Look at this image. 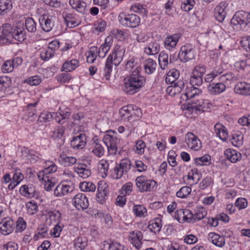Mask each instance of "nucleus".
I'll return each mask as SVG.
<instances>
[{
	"mask_svg": "<svg viewBox=\"0 0 250 250\" xmlns=\"http://www.w3.org/2000/svg\"><path fill=\"white\" fill-rule=\"evenodd\" d=\"M104 243H105L104 245V248H107L108 250H122L125 247V246L118 242H112L108 243L104 241Z\"/></svg>",
	"mask_w": 250,
	"mask_h": 250,
	"instance_id": "50",
	"label": "nucleus"
},
{
	"mask_svg": "<svg viewBox=\"0 0 250 250\" xmlns=\"http://www.w3.org/2000/svg\"><path fill=\"white\" fill-rule=\"evenodd\" d=\"M74 171L83 178H88L91 174V170L87 168L86 165L82 164L75 168Z\"/></svg>",
	"mask_w": 250,
	"mask_h": 250,
	"instance_id": "30",
	"label": "nucleus"
},
{
	"mask_svg": "<svg viewBox=\"0 0 250 250\" xmlns=\"http://www.w3.org/2000/svg\"><path fill=\"white\" fill-rule=\"evenodd\" d=\"M19 191L21 194L28 198H31L37 195L35 188L31 184L22 185Z\"/></svg>",
	"mask_w": 250,
	"mask_h": 250,
	"instance_id": "21",
	"label": "nucleus"
},
{
	"mask_svg": "<svg viewBox=\"0 0 250 250\" xmlns=\"http://www.w3.org/2000/svg\"><path fill=\"white\" fill-rule=\"evenodd\" d=\"M123 52L119 49V46H115L111 54H110L106 60L104 68V76L106 80H108L112 70V65H118L122 60Z\"/></svg>",
	"mask_w": 250,
	"mask_h": 250,
	"instance_id": "2",
	"label": "nucleus"
},
{
	"mask_svg": "<svg viewBox=\"0 0 250 250\" xmlns=\"http://www.w3.org/2000/svg\"><path fill=\"white\" fill-rule=\"evenodd\" d=\"M208 239L217 247H222L225 245V238L214 232H210L208 234Z\"/></svg>",
	"mask_w": 250,
	"mask_h": 250,
	"instance_id": "28",
	"label": "nucleus"
},
{
	"mask_svg": "<svg viewBox=\"0 0 250 250\" xmlns=\"http://www.w3.org/2000/svg\"><path fill=\"white\" fill-rule=\"evenodd\" d=\"M26 207L27 209V212L30 215H33L37 212L38 207L35 201H32L28 202Z\"/></svg>",
	"mask_w": 250,
	"mask_h": 250,
	"instance_id": "58",
	"label": "nucleus"
},
{
	"mask_svg": "<svg viewBox=\"0 0 250 250\" xmlns=\"http://www.w3.org/2000/svg\"><path fill=\"white\" fill-rule=\"evenodd\" d=\"M25 26L27 30L30 33H34L37 30V24L32 18H27L25 21Z\"/></svg>",
	"mask_w": 250,
	"mask_h": 250,
	"instance_id": "45",
	"label": "nucleus"
},
{
	"mask_svg": "<svg viewBox=\"0 0 250 250\" xmlns=\"http://www.w3.org/2000/svg\"><path fill=\"white\" fill-rule=\"evenodd\" d=\"M226 89V85L221 82L209 83L208 86V90L212 95L219 94L224 91Z\"/></svg>",
	"mask_w": 250,
	"mask_h": 250,
	"instance_id": "23",
	"label": "nucleus"
},
{
	"mask_svg": "<svg viewBox=\"0 0 250 250\" xmlns=\"http://www.w3.org/2000/svg\"><path fill=\"white\" fill-rule=\"evenodd\" d=\"M61 218V213L59 211H52L49 212V219L51 222L58 223Z\"/></svg>",
	"mask_w": 250,
	"mask_h": 250,
	"instance_id": "64",
	"label": "nucleus"
},
{
	"mask_svg": "<svg viewBox=\"0 0 250 250\" xmlns=\"http://www.w3.org/2000/svg\"><path fill=\"white\" fill-rule=\"evenodd\" d=\"M93 153L95 156L101 157L104 155V150L101 145L96 143L95 144L92 150Z\"/></svg>",
	"mask_w": 250,
	"mask_h": 250,
	"instance_id": "57",
	"label": "nucleus"
},
{
	"mask_svg": "<svg viewBox=\"0 0 250 250\" xmlns=\"http://www.w3.org/2000/svg\"><path fill=\"white\" fill-rule=\"evenodd\" d=\"M228 3L226 1H222L217 5L214 9V16L219 22H222L227 14L226 9Z\"/></svg>",
	"mask_w": 250,
	"mask_h": 250,
	"instance_id": "18",
	"label": "nucleus"
},
{
	"mask_svg": "<svg viewBox=\"0 0 250 250\" xmlns=\"http://www.w3.org/2000/svg\"><path fill=\"white\" fill-rule=\"evenodd\" d=\"M15 224L14 221L10 218L4 219L0 223V230L3 235H8L15 229Z\"/></svg>",
	"mask_w": 250,
	"mask_h": 250,
	"instance_id": "16",
	"label": "nucleus"
},
{
	"mask_svg": "<svg viewBox=\"0 0 250 250\" xmlns=\"http://www.w3.org/2000/svg\"><path fill=\"white\" fill-rule=\"evenodd\" d=\"M143 238L142 232L139 230L132 231L129 232L128 239L130 243L137 249L142 246L141 240Z\"/></svg>",
	"mask_w": 250,
	"mask_h": 250,
	"instance_id": "17",
	"label": "nucleus"
},
{
	"mask_svg": "<svg viewBox=\"0 0 250 250\" xmlns=\"http://www.w3.org/2000/svg\"><path fill=\"white\" fill-rule=\"evenodd\" d=\"M52 118L53 115L51 113L43 112L40 115L38 122L40 123H45L50 121Z\"/></svg>",
	"mask_w": 250,
	"mask_h": 250,
	"instance_id": "61",
	"label": "nucleus"
},
{
	"mask_svg": "<svg viewBox=\"0 0 250 250\" xmlns=\"http://www.w3.org/2000/svg\"><path fill=\"white\" fill-rule=\"evenodd\" d=\"M235 93L244 96H250V84L245 82H239L235 86Z\"/></svg>",
	"mask_w": 250,
	"mask_h": 250,
	"instance_id": "22",
	"label": "nucleus"
},
{
	"mask_svg": "<svg viewBox=\"0 0 250 250\" xmlns=\"http://www.w3.org/2000/svg\"><path fill=\"white\" fill-rule=\"evenodd\" d=\"M179 77V72L175 69L170 70L167 73L165 79L166 83L172 84L176 83Z\"/></svg>",
	"mask_w": 250,
	"mask_h": 250,
	"instance_id": "37",
	"label": "nucleus"
},
{
	"mask_svg": "<svg viewBox=\"0 0 250 250\" xmlns=\"http://www.w3.org/2000/svg\"><path fill=\"white\" fill-rule=\"evenodd\" d=\"M14 61L8 60L6 61L1 66V70L3 73H9L12 72L15 67L16 64Z\"/></svg>",
	"mask_w": 250,
	"mask_h": 250,
	"instance_id": "49",
	"label": "nucleus"
},
{
	"mask_svg": "<svg viewBox=\"0 0 250 250\" xmlns=\"http://www.w3.org/2000/svg\"><path fill=\"white\" fill-rule=\"evenodd\" d=\"M72 204L78 210H84L89 206V202L86 196L81 193L76 194L72 200Z\"/></svg>",
	"mask_w": 250,
	"mask_h": 250,
	"instance_id": "10",
	"label": "nucleus"
},
{
	"mask_svg": "<svg viewBox=\"0 0 250 250\" xmlns=\"http://www.w3.org/2000/svg\"><path fill=\"white\" fill-rule=\"evenodd\" d=\"M26 228V223L22 217H19L15 226V232L17 233L22 232Z\"/></svg>",
	"mask_w": 250,
	"mask_h": 250,
	"instance_id": "52",
	"label": "nucleus"
},
{
	"mask_svg": "<svg viewBox=\"0 0 250 250\" xmlns=\"http://www.w3.org/2000/svg\"><path fill=\"white\" fill-rule=\"evenodd\" d=\"M11 84V78L8 76H0V96L2 97V93L9 88Z\"/></svg>",
	"mask_w": 250,
	"mask_h": 250,
	"instance_id": "36",
	"label": "nucleus"
},
{
	"mask_svg": "<svg viewBox=\"0 0 250 250\" xmlns=\"http://www.w3.org/2000/svg\"><path fill=\"white\" fill-rule=\"evenodd\" d=\"M86 140L85 134L81 133L79 135L73 137L70 145L71 147L74 149H82L86 145Z\"/></svg>",
	"mask_w": 250,
	"mask_h": 250,
	"instance_id": "20",
	"label": "nucleus"
},
{
	"mask_svg": "<svg viewBox=\"0 0 250 250\" xmlns=\"http://www.w3.org/2000/svg\"><path fill=\"white\" fill-rule=\"evenodd\" d=\"M59 161L65 167H70L75 164L77 159L73 156H64L63 154H60Z\"/></svg>",
	"mask_w": 250,
	"mask_h": 250,
	"instance_id": "38",
	"label": "nucleus"
},
{
	"mask_svg": "<svg viewBox=\"0 0 250 250\" xmlns=\"http://www.w3.org/2000/svg\"><path fill=\"white\" fill-rule=\"evenodd\" d=\"M134 214L137 217H144L147 215V210L142 205H135L133 208Z\"/></svg>",
	"mask_w": 250,
	"mask_h": 250,
	"instance_id": "46",
	"label": "nucleus"
},
{
	"mask_svg": "<svg viewBox=\"0 0 250 250\" xmlns=\"http://www.w3.org/2000/svg\"><path fill=\"white\" fill-rule=\"evenodd\" d=\"M69 4L73 9L81 13H84L86 3L82 0H69Z\"/></svg>",
	"mask_w": 250,
	"mask_h": 250,
	"instance_id": "32",
	"label": "nucleus"
},
{
	"mask_svg": "<svg viewBox=\"0 0 250 250\" xmlns=\"http://www.w3.org/2000/svg\"><path fill=\"white\" fill-rule=\"evenodd\" d=\"M207 211L203 207L197 208L195 210L194 222L199 221L207 215Z\"/></svg>",
	"mask_w": 250,
	"mask_h": 250,
	"instance_id": "47",
	"label": "nucleus"
},
{
	"mask_svg": "<svg viewBox=\"0 0 250 250\" xmlns=\"http://www.w3.org/2000/svg\"><path fill=\"white\" fill-rule=\"evenodd\" d=\"M12 27L9 24H4L0 28V43H10L12 40Z\"/></svg>",
	"mask_w": 250,
	"mask_h": 250,
	"instance_id": "9",
	"label": "nucleus"
},
{
	"mask_svg": "<svg viewBox=\"0 0 250 250\" xmlns=\"http://www.w3.org/2000/svg\"><path fill=\"white\" fill-rule=\"evenodd\" d=\"M54 56V53L53 51H51L50 49L45 48L43 49L40 54V57L42 60L44 61H47L50 58Z\"/></svg>",
	"mask_w": 250,
	"mask_h": 250,
	"instance_id": "55",
	"label": "nucleus"
},
{
	"mask_svg": "<svg viewBox=\"0 0 250 250\" xmlns=\"http://www.w3.org/2000/svg\"><path fill=\"white\" fill-rule=\"evenodd\" d=\"M214 132L217 136L223 141L227 140L228 138V132L225 127L220 124H216L214 127Z\"/></svg>",
	"mask_w": 250,
	"mask_h": 250,
	"instance_id": "29",
	"label": "nucleus"
},
{
	"mask_svg": "<svg viewBox=\"0 0 250 250\" xmlns=\"http://www.w3.org/2000/svg\"><path fill=\"white\" fill-rule=\"evenodd\" d=\"M112 43V39L110 37H107L105 39L104 43H103L98 51V56L100 58H104L107 52L109 51L111 44Z\"/></svg>",
	"mask_w": 250,
	"mask_h": 250,
	"instance_id": "25",
	"label": "nucleus"
},
{
	"mask_svg": "<svg viewBox=\"0 0 250 250\" xmlns=\"http://www.w3.org/2000/svg\"><path fill=\"white\" fill-rule=\"evenodd\" d=\"M191 191V188L188 186L181 188L176 193V196L181 198H185L189 195Z\"/></svg>",
	"mask_w": 250,
	"mask_h": 250,
	"instance_id": "54",
	"label": "nucleus"
},
{
	"mask_svg": "<svg viewBox=\"0 0 250 250\" xmlns=\"http://www.w3.org/2000/svg\"><path fill=\"white\" fill-rule=\"evenodd\" d=\"M185 142L188 147L194 151L200 150L202 147L200 140L191 132H188L186 134Z\"/></svg>",
	"mask_w": 250,
	"mask_h": 250,
	"instance_id": "11",
	"label": "nucleus"
},
{
	"mask_svg": "<svg viewBox=\"0 0 250 250\" xmlns=\"http://www.w3.org/2000/svg\"><path fill=\"white\" fill-rule=\"evenodd\" d=\"M162 225L160 221L159 222L152 221L148 226V229L155 233H158L160 231Z\"/></svg>",
	"mask_w": 250,
	"mask_h": 250,
	"instance_id": "60",
	"label": "nucleus"
},
{
	"mask_svg": "<svg viewBox=\"0 0 250 250\" xmlns=\"http://www.w3.org/2000/svg\"><path fill=\"white\" fill-rule=\"evenodd\" d=\"M160 46L157 42L150 44L147 48H145V52L149 55H155L159 53Z\"/></svg>",
	"mask_w": 250,
	"mask_h": 250,
	"instance_id": "48",
	"label": "nucleus"
},
{
	"mask_svg": "<svg viewBox=\"0 0 250 250\" xmlns=\"http://www.w3.org/2000/svg\"><path fill=\"white\" fill-rule=\"evenodd\" d=\"M157 63L152 59H148L144 62V68L145 72L148 74H151L156 70Z\"/></svg>",
	"mask_w": 250,
	"mask_h": 250,
	"instance_id": "35",
	"label": "nucleus"
},
{
	"mask_svg": "<svg viewBox=\"0 0 250 250\" xmlns=\"http://www.w3.org/2000/svg\"><path fill=\"white\" fill-rule=\"evenodd\" d=\"M195 3L194 0H184L181 5V9L186 12H188L193 8Z\"/></svg>",
	"mask_w": 250,
	"mask_h": 250,
	"instance_id": "59",
	"label": "nucleus"
},
{
	"mask_svg": "<svg viewBox=\"0 0 250 250\" xmlns=\"http://www.w3.org/2000/svg\"><path fill=\"white\" fill-rule=\"evenodd\" d=\"M98 193L96 194V201L100 204L103 205L105 203L108 196L109 189L106 183L100 182L98 187Z\"/></svg>",
	"mask_w": 250,
	"mask_h": 250,
	"instance_id": "13",
	"label": "nucleus"
},
{
	"mask_svg": "<svg viewBox=\"0 0 250 250\" xmlns=\"http://www.w3.org/2000/svg\"><path fill=\"white\" fill-rule=\"evenodd\" d=\"M190 83L192 86H200L203 83V76L198 75L192 73L190 79Z\"/></svg>",
	"mask_w": 250,
	"mask_h": 250,
	"instance_id": "56",
	"label": "nucleus"
},
{
	"mask_svg": "<svg viewBox=\"0 0 250 250\" xmlns=\"http://www.w3.org/2000/svg\"><path fill=\"white\" fill-rule=\"evenodd\" d=\"M47 166L43 170L39 171L38 173V177L40 180L44 181L46 182L47 179H49L47 175L48 174L54 173L56 171L57 167L56 165L52 161H48L46 163Z\"/></svg>",
	"mask_w": 250,
	"mask_h": 250,
	"instance_id": "14",
	"label": "nucleus"
},
{
	"mask_svg": "<svg viewBox=\"0 0 250 250\" xmlns=\"http://www.w3.org/2000/svg\"><path fill=\"white\" fill-rule=\"evenodd\" d=\"M38 102L33 104H29L26 106V113L29 117H32L37 113V110L35 108Z\"/></svg>",
	"mask_w": 250,
	"mask_h": 250,
	"instance_id": "63",
	"label": "nucleus"
},
{
	"mask_svg": "<svg viewBox=\"0 0 250 250\" xmlns=\"http://www.w3.org/2000/svg\"><path fill=\"white\" fill-rule=\"evenodd\" d=\"M135 181L136 186L141 192L152 190L157 185L155 181L146 180L143 176L138 177Z\"/></svg>",
	"mask_w": 250,
	"mask_h": 250,
	"instance_id": "6",
	"label": "nucleus"
},
{
	"mask_svg": "<svg viewBox=\"0 0 250 250\" xmlns=\"http://www.w3.org/2000/svg\"><path fill=\"white\" fill-rule=\"evenodd\" d=\"M133 109V105L130 104L127 106L122 107L119 111L120 117L122 118L127 119V116H129L131 111Z\"/></svg>",
	"mask_w": 250,
	"mask_h": 250,
	"instance_id": "53",
	"label": "nucleus"
},
{
	"mask_svg": "<svg viewBox=\"0 0 250 250\" xmlns=\"http://www.w3.org/2000/svg\"><path fill=\"white\" fill-rule=\"evenodd\" d=\"M141 69L140 66L136 67L129 76L124 79L123 89L126 93L134 94L145 85L146 79L140 74Z\"/></svg>",
	"mask_w": 250,
	"mask_h": 250,
	"instance_id": "1",
	"label": "nucleus"
},
{
	"mask_svg": "<svg viewBox=\"0 0 250 250\" xmlns=\"http://www.w3.org/2000/svg\"><path fill=\"white\" fill-rule=\"evenodd\" d=\"M180 38L178 34H174L167 37L165 41V46L167 49L171 50L176 45Z\"/></svg>",
	"mask_w": 250,
	"mask_h": 250,
	"instance_id": "33",
	"label": "nucleus"
},
{
	"mask_svg": "<svg viewBox=\"0 0 250 250\" xmlns=\"http://www.w3.org/2000/svg\"><path fill=\"white\" fill-rule=\"evenodd\" d=\"M12 8L11 0H0V16L5 15L11 10Z\"/></svg>",
	"mask_w": 250,
	"mask_h": 250,
	"instance_id": "39",
	"label": "nucleus"
},
{
	"mask_svg": "<svg viewBox=\"0 0 250 250\" xmlns=\"http://www.w3.org/2000/svg\"><path fill=\"white\" fill-rule=\"evenodd\" d=\"M158 61L160 67L162 69L164 70L167 68L168 65L169 63L167 54L161 52L159 54Z\"/></svg>",
	"mask_w": 250,
	"mask_h": 250,
	"instance_id": "41",
	"label": "nucleus"
},
{
	"mask_svg": "<svg viewBox=\"0 0 250 250\" xmlns=\"http://www.w3.org/2000/svg\"><path fill=\"white\" fill-rule=\"evenodd\" d=\"M173 85L167 88V91L170 96H174L178 93H180L184 87V83L183 81H178L176 83H172Z\"/></svg>",
	"mask_w": 250,
	"mask_h": 250,
	"instance_id": "31",
	"label": "nucleus"
},
{
	"mask_svg": "<svg viewBox=\"0 0 250 250\" xmlns=\"http://www.w3.org/2000/svg\"><path fill=\"white\" fill-rule=\"evenodd\" d=\"M142 116L141 109L136 105H133V109L130 114L129 116H127V121L132 123L135 121H138Z\"/></svg>",
	"mask_w": 250,
	"mask_h": 250,
	"instance_id": "34",
	"label": "nucleus"
},
{
	"mask_svg": "<svg viewBox=\"0 0 250 250\" xmlns=\"http://www.w3.org/2000/svg\"><path fill=\"white\" fill-rule=\"evenodd\" d=\"M39 21L42 29L46 32L51 31L54 26V21L48 16H42Z\"/></svg>",
	"mask_w": 250,
	"mask_h": 250,
	"instance_id": "26",
	"label": "nucleus"
},
{
	"mask_svg": "<svg viewBox=\"0 0 250 250\" xmlns=\"http://www.w3.org/2000/svg\"><path fill=\"white\" fill-rule=\"evenodd\" d=\"M12 182L8 186V188L10 190H13L24 178L23 175L21 173V170L19 168L14 169L12 172Z\"/></svg>",
	"mask_w": 250,
	"mask_h": 250,
	"instance_id": "19",
	"label": "nucleus"
},
{
	"mask_svg": "<svg viewBox=\"0 0 250 250\" xmlns=\"http://www.w3.org/2000/svg\"><path fill=\"white\" fill-rule=\"evenodd\" d=\"M185 108L189 111H193L194 109L196 111L203 110L201 104L198 100L192 103L191 104H188L186 107L185 106Z\"/></svg>",
	"mask_w": 250,
	"mask_h": 250,
	"instance_id": "62",
	"label": "nucleus"
},
{
	"mask_svg": "<svg viewBox=\"0 0 250 250\" xmlns=\"http://www.w3.org/2000/svg\"><path fill=\"white\" fill-rule=\"evenodd\" d=\"M120 23L124 27L135 28L138 26L140 23V17L134 14H125L121 13L118 17Z\"/></svg>",
	"mask_w": 250,
	"mask_h": 250,
	"instance_id": "3",
	"label": "nucleus"
},
{
	"mask_svg": "<svg viewBox=\"0 0 250 250\" xmlns=\"http://www.w3.org/2000/svg\"><path fill=\"white\" fill-rule=\"evenodd\" d=\"M79 187L82 191L84 192H94L96 188L95 185L89 182H81Z\"/></svg>",
	"mask_w": 250,
	"mask_h": 250,
	"instance_id": "43",
	"label": "nucleus"
},
{
	"mask_svg": "<svg viewBox=\"0 0 250 250\" xmlns=\"http://www.w3.org/2000/svg\"><path fill=\"white\" fill-rule=\"evenodd\" d=\"M195 164L198 166H208L211 163V157L206 154L194 159Z\"/></svg>",
	"mask_w": 250,
	"mask_h": 250,
	"instance_id": "44",
	"label": "nucleus"
},
{
	"mask_svg": "<svg viewBox=\"0 0 250 250\" xmlns=\"http://www.w3.org/2000/svg\"><path fill=\"white\" fill-rule=\"evenodd\" d=\"M202 92V91L201 89L192 85L191 87L187 88L186 92L184 94H182L181 98L183 100L187 101L195 97Z\"/></svg>",
	"mask_w": 250,
	"mask_h": 250,
	"instance_id": "24",
	"label": "nucleus"
},
{
	"mask_svg": "<svg viewBox=\"0 0 250 250\" xmlns=\"http://www.w3.org/2000/svg\"><path fill=\"white\" fill-rule=\"evenodd\" d=\"M231 24L234 26L240 25L241 27H245L249 24L247 13L243 11L237 12L231 20Z\"/></svg>",
	"mask_w": 250,
	"mask_h": 250,
	"instance_id": "12",
	"label": "nucleus"
},
{
	"mask_svg": "<svg viewBox=\"0 0 250 250\" xmlns=\"http://www.w3.org/2000/svg\"><path fill=\"white\" fill-rule=\"evenodd\" d=\"M74 245L76 250H83L87 245V242L85 238L79 237L75 239Z\"/></svg>",
	"mask_w": 250,
	"mask_h": 250,
	"instance_id": "42",
	"label": "nucleus"
},
{
	"mask_svg": "<svg viewBox=\"0 0 250 250\" xmlns=\"http://www.w3.org/2000/svg\"><path fill=\"white\" fill-rule=\"evenodd\" d=\"M232 144L236 147H240L243 143V135L242 134H234L230 139Z\"/></svg>",
	"mask_w": 250,
	"mask_h": 250,
	"instance_id": "51",
	"label": "nucleus"
},
{
	"mask_svg": "<svg viewBox=\"0 0 250 250\" xmlns=\"http://www.w3.org/2000/svg\"><path fill=\"white\" fill-rule=\"evenodd\" d=\"M12 39L22 42L26 39V32L23 23H19L12 30Z\"/></svg>",
	"mask_w": 250,
	"mask_h": 250,
	"instance_id": "15",
	"label": "nucleus"
},
{
	"mask_svg": "<svg viewBox=\"0 0 250 250\" xmlns=\"http://www.w3.org/2000/svg\"><path fill=\"white\" fill-rule=\"evenodd\" d=\"M75 189L74 184L70 181H64L59 184L55 188L54 194L57 197H61L72 192Z\"/></svg>",
	"mask_w": 250,
	"mask_h": 250,
	"instance_id": "7",
	"label": "nucleus"
},
{
	"mask_svg": "<svg viewBox=\"0 0 250 250\" xmlns=\"http://www.w3.org/2000/svg\"><path fill=\"white\" fill-rule=\"evenodd\" d=\"M79 61L76 59H73L69 62H65L62 67V71L70 72L74 70L79 66Z\"/></svg>",
	"mask_w": 250,
	"mask_h": 250,
	"instance_id": "40",
	"label": "nucleus"
},
{
	"mask_svg": "<svg viewBox=\"0 0 250 250\" xmlns=\"http://www.w3.org/2000/svg\"><path fill=\"white\" fill-rule=\"evenodd\" d=\"M103 141L108 148V152L112 155H115L117 151V144L119 143L116 134L113 131H108L104 135Z\"/></svg>",
	"mask_w": 250,
	"mask_h": 250,
	"instance_id": "4",
	"label": "nucleus"
},
{
	"mask_svg": "<svg viewBox=\"0 0 250 250\" xmlns=\"http://www.w3.org/2000/svg\"><path fill=\"white\" fill-rule=\"evenodd\" d=\"M131 167L133 166L129 159L127 158L122 159L120 164L114 168V173L116 175V179H120L124 174H127Z\"/></svg>",
	"mask_w": 250,
	"mask_h": 250,
	"instance_id": "8",
	"label": "nucleus"
},
{
	"mask_svg": "<svg viewBox=\"0 0 250 250\" xmlns=\"http://www.w3.org/2000/svg\"><path fill=\"white\" fill-rule=\"evenodd\" d=\"M195 57V50L193 46L187 44L181 47L178 58L181 62H186Z\"/></svg>",
	"mask_w": 250,
	"mask_h": 250,
	"instance_id": "5",
	"label": "nucleus"
},
{
	"mask_svg": "<svg viewBox=\"0 0 250 250\" xmlns=\"http://www.w3.org/2000/svg\"><path fill=\"white\" fill-rule=\"evenodd\" d=\"M224 153L227 159L231 163H236L242 158L241 154L234 149H227L225 151Z\"/></svg>",
	"mask_w": 250,
	"mask_h": 250,
	"instance_id": "27",
	"label": "nucleus"
}]
</instances>
